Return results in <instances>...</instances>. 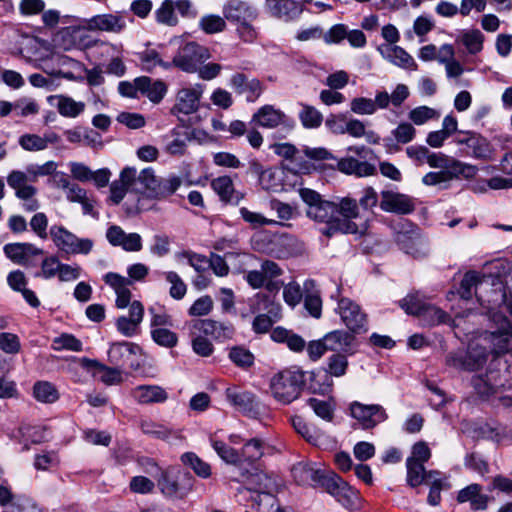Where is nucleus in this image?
I'll use <instances>...</instances> for the list:
<instances>
[{
  "mask_svg": "<svg viewBox=\"0 0 512 512\" xmlns=\"http://www.w3.org/2000/svg\"><path fill=\"white\" fill-rule=\"evenodd\" d=\"M229 85L234 91L242 95L246 93V101L253 103L263 93L264 85L257 78L248 79L244 73H235L229 80Z\"/></svg>",
  "mask_w": 512,
  "mask_h": 512,
  "instance_id": "nucleus-24",
  "label": "nucleus"
},
{
  "mask_svg": "<svg viewBox=\"0 0 512 512\" xmlns=\"http://www.w3.org/2000/svg\"><path fill=\"white\" fill-rule=\"evenodd\" d=\"M211 187L219 196L220 200L226 204L238 205L244 198V194L234 188L230 176H219L211 181Z\"/></svg>",
  "mask_w": 512,
  "mask_h": 512,
  "instance_id": "nucleus-29",
  "label": "nucleus"
},
{
  "mask_svg": "<svg viewBox=\"0 0 512 512\" xmlns=\"http://www.w3.org/2000/svg\"><path fill=\"white\" fill-rule=\"evenodd\" d=\"M264 441L260 438H252L243 445L240 456L241 462L254 463L264 455Z\"/></svg>",
  "mask_w": 512,
  "mask_h": 512,
  "instance_id": "nucleus-48",
  "label": "nucleus"
},
{
  "mask_svg": "<svg viewBox=\"0 0 512 512\" xmlns=\"http://www.w3.org/2000/svg\"><path fill=\"white\" fill-rule=\"evenodd\" d=\"M307 385V372L290 367L275 374L270 381L274 398L282 404L296 400Z\"/></svg>",
  "mask_w": 512,
  "mask_h": 512,
  "instance_id": "nucleus-2",
  "label": "nucleus"
},
{
  "mask_svg": "<svg viewBox=\"0 0 512 512\" xmlns=\"http://www.w3.org/2000/svg\"><path fill=\"white\" fill-rule=\"evenodd\" d=\"M103 280L116 293V307L119 309H124L128 306L130 307L132 303V293L129 289V286H131V280H128L126 277L115 272L106 273L103 276Z\"/></svg>",
  "mask_w": 512,
  "mask_h": 512,
  "instance_id": "nucleus-26",
  "label": "nucleus"
},
{
  "mask_svg": "<svg viewBox=\"0 0 512 512\" xmlns=\"http://www.w3.org/2000/svg\"><path fill=\"white\" fill-rule=\"evenodd\" d=\"M155 19L160 24L176 26L178 24V18L175 14L174 0H164L155 11Z\"/></svg>",
  "mask_w": 512,
  "mask_h": 512,
  "instance_id": "nucleus-56",
  "label": "nucleus"
},
{
  "mask_svg": "<svg viewBox=\"0 0 512 512\" xmlns=\"http://www.w3.org/2000/svg\"><path fill=\"white\" fill-rule=\"evenodd\" d=\"M291 474L298 485H311L312 483L321 485V480L326 476L323 472L314 469L310 464L305 462L294 464L291 469Z\"/></svg>",
  "mask_w": 512,
  "mask_h": 512,
  "instance_id": "nucleus-34",
  "label": "nucleus"
},
{
  "mask_svg": "<svg viewBox=\"0 0 512 512\" xmlns=\"http://www.w3.org/2000/svg\"><path fill=\"white\" fill-rule=\"evenodd\" d=\"M490 342L493 345L492 351L495 354H503L512 350V334L507 331L491 333Z\"/></svg>",
  "mask_w": 512,
  "mask_h": 512,
  "instance_id": "nucleus-58",
  "label": "nucleus"
},
{
  "mask_svg": "<svg viewBox=\"0 0 512 512\" xmlns=\"http://www.w3.org/2000/svg\"><path fill=\"white\" fill-rule=\"evenodd\" d=\"M52 347L54 350H69L74 352L82 351V342L72 334L63 333L54 338Z\"/></svg>",
  "mask_w": 512,
  "mask_h": 512,
  "instance_id": "nucleus-62",
  "label": "nucleus"
},
{
  "mask_svg": "<svg viewBox=\"0 0 512 512\" xmlns=\"http://www.w3.org/2000/svg\"><path fill=\"white\" fill-rule=\"evenodd\" d=\"M443 172L448 182L453 179H472L477 175L478 168L475 165L449 158Z\"/></svg>",
  "mask_w": 512,
  "mask_h": 512,
  "instance_id": "nucleus-37",
  "label": "nucleus"
},
{
  "mask_svg": "<svg viewBox=\"0 0 512 512\" xmlns=\"http://www.w3.org/2000/svg\"><path fill=\"white\" fill-rule=\"evenodd\" d=\"M144 317V306L138 301H132L129 316H120L116 320L117 331L126 337H134L139 333V327Z\"/></svg>",
  "mask_w": 512,
  "mask_h": 512,
  "instance_id": "nucleus-21",
  "label": "nucleus"
},
{
  "mask_svg": "<svg viewBox=\"0 0 512 512\" xmlns=\"http://www.w3.org/2000/svg\"><path fill=\"white\" fill-rule=\"evenodd\" d=\"M400 307L408 314L421 317L427 303L422 301L416 294H409L400 302Z\"/></svg>",
  "mask_w": 512,
  "mask_h": 512,
  "instance_id": "nucleus-63",
  "label": "nucleus"
},
{
  "mask_svg": "<svg viewBox=\"0 0 512 512\" xmlns=\"http://www.w3.org/2000/svg\"><path fill=\"white\" fill-rule=\"evenodd\" d=\"M140 427L144 434L163 441H167L171 437L176 436V432L174 430L170 429L169 427L163 424L156 423L150 420L142 421Z\"/></svg>",
  "mask_w": 512,
  "mask_h": 512,
  "instance_id": "nucleus-53",
  "label": "nucleus"
},
{
  "mask_svg": "<svg viewBox=\"0 0 512 512\" xmlns=\"http://www.w3.org/2000/svg\"><path fill=\"white\" fill-rule=\"evenodd\" d=\"M402 227L409 229L396 231L394 240L399 249L414 258L424 257L426 255L425 245L418 228L410 222H405Z\"/></svg>",
  "mask_w": 512,
  "mask_h": 512,
  "instance_id": "nucleus-10",
  "label": "nucleus"
},
{
  "mask_svg": "<svg viewBox=\"0 0 512 512\" xmlns=\"http://www.w3.org/2000/svg\"><path fill=\"white\" fill-rule=\"evenodd\" d=\"M265 6L270 15L285 22L296 20L303 12V5L295 0H266Z\"/></svg>",
  "mask_w": 512,
  "mask_h": 512,
  "instance_id": "nucleus-25",
  "label": "nucleus"
},
{
  "mask_svg": "<svg viewBox=\"0 0 512 512\" xmlns=\"http://www.w3.org/2000/svg\"><path fill=\"white\" fill-rule=\"evenodd\" d=\"M34 398L42 403H54L59 399L56 387L48 381H38L33 386Z\"/></svg>",
  "mask_w": 512,
  "mask_h": 512,
  "instance_id": "nucleus-52",
  "label": "nucleus"
},
{
  "mask_svg": "<svg viewBox=\"0 0 512 512\" xmlns=\"http://www.w3.org/2000/svg\"><path fill=\"white\" fill-rule=\"evenodd\" d=\"M210 444L217 455L226 463L233 465H239L241 463L240 452L228 446L225 442L211 436Z\"/></svg>",
  "mask_w": 512,
  "mask_h": 512,
  "instance_id": "nucleus-47",
  "label": "nucleus"
},
{
  "mask_svg": "<svg viewBox=\"0 0 512 512\" xmlns=\"http://www.w3.org/2000/svg\"><path fill=\"white\" fill-rule=\"evenodd\" d=\"M141 353V347L133 342H112L108 349V361L111 365L121 369L136 370L140 364L137 356Z\"/></svg>",
  "mask_w": 512,
  "mask_h": 512,
  "instance_id": "nucleus-8",
  "label": "nucleus"
},
{
  "mask_svg": "<svg viewBox=\"0 0 512 512\" xmlns=\"http://www.w3.org/2000/svg\"><path fill=\"white\" fill-rule=\"evenodd\" d=\"M181 461L185 466L191 468L197 476L203 479L211 476V466L199 458L194 452L182 454Z\"/></svg>",
  "mask_w": 512,
  "mask_h": 512,
  "instance_id": "nucleus-50",
  "label": "nucleus"
},
{
  "mask_svg": "<svg viewBox=\"0 0 512 512\" xmlns=\"http://www.w3.org/2000/svg\"><path fill=\"white\" fill-rule=\"evenodd\" d=\"M425 325L433 327L439 324H446L450 321V316L441 308L427 304L421 317Z\"/></svg>",
  "mask_w": 512,
  "mask_h": 512,
  "instance_id": "nucleus-57",
  "label": "nucleus"
},
{
  "mask_svg": "<svg viewBox=\"0 0 512 512\" xmlns=\"http://www.w3.org/2000/svg\"><path fill=\"white\" fill-rule=\"evenodd\" d=\"M392 137L384 138V145L388 150L397 148L396 143L407 144L411 142L416 136V129L409 122L400 123L391 132Z\"/></svg>",
  "mask_w": 512,
  "mask_h": 512,
  "instance_id": "nucleus-43",
  "label": "nucleus"
},
{
  "mask_svg": "<svg viewBox=\"0 0 512 512\" xmlns=\"http://www.w3.org/2000/svg\"><path fill=\"white\" fill-rule=\"evenodd\" d=\"M382 57L393 65L406 70H417L418 65L414 58L402 47L383 44L378 47Z\"/></svg>",
  "mask_w": 512,
  "mask_h": 512,
  "instance_id": "nucleus-28",
  "label": "nucleus"
},
{
  "mask_svg": "<svg viewBox=\"0 0 512 512\" xmlns=\"http://www.w3.org/2000/svg\"><path fill=\"white\" fill-rule=\"evenodd\" d=\"M302 109L299 112V120L302 126L306 129H316L321 126L323 122L322 113L314 106L301 103Z\"/></svg>",
  "mask_w": 512,
  "mask_h": 512,
  "instance_id": "nucleus-54",
  "label": "nucleus"
},
{
  "mask_svg": "<svg viewBox=\"0 0 512 512\" xmlns=\"http://www.w3.org/2000/svg\"><path fill=\"white\" fill-rule=\"evenodd\" d=\"M460 41L469 54L475 55L483 49L484 34L479 29L465 30L460 36Z\"/></svg>",
  "mask_w": 512,
  "mask_h": 512,
  "instance_id": "nucleus-51",
  "label": "nucleus"
},
{
  "mask_svg": "<svg viewBox=\"0 0 512 512\" xmlns=\"http://www.w3.org/2000/svg\"><path fill=\"white\" fill-rule=\"evenodd\" d=\"M204 91V85L196 84L193 87H185L178 91L176 104L172 108L173 114L182 113L189 115L199 108L200 98Z\"/></svg>",
  "mask_w": 512,
  "mask_h": 512,
  "instance_id": "nucleus-19",
  "label": "nucleus"
},
{
  "mask_svg": "<svg viewBox=\"0 0 512 512\" xmlns=\"http://www.w3.org/2000/svg\"><path fill=\"white\" fill-rule=\"evenodd\" d=\"M270 337L274 342L285 343L293 352H302L306 347V341L300 335L281 326L274 328Z\"/></svg>",
  "mask_w": 512,
  "mask_h": 512,
  "instance_id": "nucleus-39",
  "label": "nucleus"
},
{
  "mask_svg": "<svg viewBox=\"0 0 512 512\" xmlns=\"http://www.w3.org/2000/svg\"><path fill=\"white\" fill-rule=\"evenodd\" d=\"M48 102L53 105L56 100V108L59 114L67 118H76L85 109L84 102H77L73 98L64 95H51L47 98Z\"/></svg>",
  "mask_w": 512,
  "mask_h": 512,
  "instance_id": "nucleus-38",
  "label": "nucleus"
},
{
  "mask_svg": "<svg viewBox=\"0 0 512 512\" xmlns=\"http://www.w3.org/2000/svg\"><path fill=\"white\" fill-rule=\"evenodd\" d=\"M406 468H407V484L410 487H418L424 481L432 479L434 476L439 475L437 471H429L425 470L424 464L420 461H414L413 459L406 460Z\"/></svg>",
  "mask_w": 512,
  "mask_h": 512,
  "instance_id": "nucleus-42",
  "label": "nucleus"
},
{
  "mask_svg": "<svg viewBox=\"0 0 512 512\" xmlns=\"http://www.w3.org/2000/svg\"><path fill=\"white\" fill-rule=\"evenodd\" d=\"M456 501L459 504L468 503L472 511H485L494 497L484 493L482 485L472 483L458 491Z\"/></svg>",
  "mask_w": 512,
  "mask_h": 512,
  "instance_id": "nucleus-16",
  "label": "nucleus"
},
{
  "mask_svg": "<svg viewBox=\"0 0 512 512\" xmlns=\"http://www.w3.org/2000/svg\"><path fill=\"white\" fill-rule=\"evenodd\" d=\"M336 166L342 173L355 175L357 177H367L376 173L374 164L368 161H360L353 157L336 160Z\"/></svg>",
  "mask_w": 512,
  "mask_h": 512,
  "instance_id": "nucleus-32",
  "label": "nucleus"
},
{
  "mask_svg": "<svg viewBox=\"0 0 512 512\" xmlns=\"http://www.w3.org/2000/svg\"><path fill=\"white\" fill-rule=\"evenodd\" d=\"M337 311L343 323L352 333L362 334L368 331L366 314L351 299L341 298L338 301Z\"/></svg>",
  "mask_w": 512,
  "mask_h": 512,
  "instance_id": "nucleus-9",
  "label": "nucleus"
},
{
  "mask_svg": "<svg viewBox=\"0 0 512 512\" xmlns=\"http://www.w3.org/2000/svg\"><path fill=\"white\" fill-rule=\"evenodd\" d=\"M3 252L5 256L13 263L22 266H33L31 257L42 255L44 251L32 243H8L4 245Z\"/></svg>",
  "mask_w": 512,
  "mask_h": 512,
  "instance_id": "nucleus-22",
  "label": "nucleus"
},
{
  "mask_svg": "<svg viewBox=\"0 0 512 512\" xmlns=\"http://www.w3.org/2000/svg\"><path fill=\"white\" fill-rule=\"evenodd\" d=\"M333 377L324 369L319 368L307 372V388L313 394L330 395L333 391Z\"/></svg>",
  "mask_w": 512,
  "mask_h": 512,
  "instance_id": "nucleus-30",
  "label": "nucleus"
},
{
  "mask_svg": "<svg viewBox=\"0 0 512 512\" xmlns=\"http://www.w3.org/2000/svg\"><path fill=\"white\" fill-rule=\"evenodd\" d=\"M193 328L218 342H224L234 337L235 328L229 321L213 319H198L193 321Z\"/></svg>",
  "mask_w": 512,
  "mask_h": 512,
  "instance_id": "nucleus-18",
  "label": "nucleus"
},
{
  "mask_svg": "<svg viewBox=\"0 0 512 512\" xmlns=\"http://www.w3.org/2000/svg\"><path fill=\"white\" fill-rule=\"evenodd\" d=\"M299 195L307 205L306 215L315 222L324 223L323 235L330 238L337 233L356 234L358 226L353 221L338 219L337 203L325 200L317 191L310 188H301Z\"/></svg>",
  "mask_w": 512,
  "mask_h": 512,
  "instance_id": "nucleus-1",
  "label": "nucleus"
},
{
  "mask_svg": "<svg viewBox=\"0 0 512 512\" xmlns=\"http://www.w3.org/2000/svg\"><path fill=\"white\" fill-rule=\"evenodd\" d=\"M488 353L484 348L473 347L467 351L452 352L447 356V364L457 369L475 371L487 361Z\"/></svg>",
  "mask_w": 512,
  "mask_h": 512,
  "instance_id": "nucleus-12",
  "label": "nucleus"
},
{
  "mask_svg": "<svg viewBox=\"0 0 512 512\" xmlns=\"http://www.w3.org/2000/svg\"><path fill=\"white\" fill-rule=\"evenodd\" d=\"M228 357L234 365L242 369H248L253 366L255 360L253 353L240 345L231 347Z\"/></svg>",
  "mask_w": 512,
  "mask_h": 512,
  "instance_id": "nucleus-55",
  "label": "nucleus"
},
{
  "mask_svg": "<svg viewBox=\"0 0 512 512\" xmlns=\"http://www.w3.org/2000/svg\"><path fill=\"white\" fill-rule=\"evenodd\" d=\"M138 401L142 404L163 403L168 399V394L157 385H140L136 388Z\"/></svg>",
  "mask_w": 512,
  "mask_h": 512,
  "instance_id": "nucleus-44",
  "label": "nucleus"
},
{
  "mask_svg": "<svg viewBox=\"0 0 512 512\" xmlns=\"http://www.w3.org/2000/svg\"><path fill=\"white\" fill-rule=\"evenodd\" d=\"M181 185L182 179L175 174H170L165 178H158L149 198L154 200L167 199L173 195Z\"/></svg>",
  "mask_w": 512,
  "mask_h": 512,
  "instance_id": "nucleus-40",
  "label": "nucleus"
},
{
  "mask_svg": "<svg viewBox=\"0 0 512 512\" xmlns=\"http://www.w3.org/2000/svg\"><path fill=\"white\" fill-rule=\"evenodd\" d=\"M348 354L333 353L326 360V367L324 368L332 377H343L346 375L349 361Z\"/></svg>",
  "mask_w": 512,
  "mask_h": 512,
  "instance_id": "nucleus-49",
  "label": "nucleus"
},
{
  "mask_svg": "<svg viewBox=\"0 0 512 512\" xmlns=\"http://www.w3.org/2000/svg\"><path fill=\"white\" fill-rule=\"evenodd\" d=\"M62 262L57 256L45 257L41 262L40 271L35 273L36 278L51 279L58 275Z\"/></svg>",
  "mask_w": 512,
  "mask_h": 512,
  "instance_id": "nucleus-61",
  "label": "nucleus"
},
{
  "mask_svg": "<svg viewBox=\"0 0 512 512\" xmlns=\"http://www.w3.org/2000/svg\"><path fill=\"white\" fill-rule=\"evenodd\" d=\"M321 486L344 507L354 509L358 506L360 501L358 490L350 486L337 474L326 475L321 480Z\"/></svg>",
  "mask_w": 512,
  "mask_h": 512,
  "instance_id": "nucleus-7",
  "label": "nucleus"
},
{
  "mask_svg": "<svg viewBox=\"0 0 512 512\" xmlns=\"http://www.w3.org/2000/svg\"><path fill=\"white\" fill-rule=\"evenodd\" d=\"M49 235L57 249L67 255H87L94 246L91 239L78 238L62 225L51 226Z\"/></svg>",
  "mask_w": 512,
  "mask_h": 512,
  "instance_id": "nucleus-4",
  "label": "nucleus"
},
{
  "mask_svg": "<svg viewBox=\"0 0 512 512\" xmlns=\"http://www.w3.org/2000/svg\"><path fill=\"white\" fill-rule=\"evenodd\" d=\"M90 26L101 31L120 33L126 27V21L120 14H100L91 18Z\"/></svg>",
  "mask_w": 512,
  "mask_h": 512,
  "instance_id": "nucleus-36",
  "label": "nucleus"
},
{
  "mask_svg": "<svg viewBox=\"0 0 512 512\" xmlns=\"http://www.w3.org/2000/svg\"><path fill=\"white\" fill-rule=\"evenodd\" d=\"M350 413L361 424L363 429H372L388 418L385 409L381 405H365L358 401L350 404Z\"/></svg>",
  "mask_w": 512,
  "mask_h": 512,
  "instance_id": "nucleus-13",
  "label": "nucleus"
},
{
  "mask_svg": "<svg viewBox=\"0 0 512 512\" xmlns=\"http://www.w3.org/2000/svg\"><path fill=\"white\" fill-rule=\"evenodd\" d=\"M471 384L480 397L489 398L505 387V379L500 371L489 370L485 375L474 376Z\"/></svg>",
  "mask_w": 512,
  "mask_h": 512,
  "instance_id": "nucleus-23",
  "label": "nucleus"
},
{
  "mask_svg": "<svg viewBox=\"0 0 512 512\" xmlns=\"http://www.w3.org/2000/svg\"><path fill=\"white\" fill-rule=\"evenodd\" d=\"M291 422L295 431L313 446L326 448L333 442L328 434L316 426L308 424L300 416L292 417Z\"/></svg>",
  "mask_w": 512,
  "mask_h": 512,
  "instance_id": "nucleus-20",
  "label": "nucleus"
},
{
  "mask_svg": "<svg viewBox=\"0 0 512 512\" xmlns=\"http://www.w3.org/2000/svg\"><path fill=\"white\" fill-rule=\"evenodd\" d=\"M199 26L206 34H215L224 31L227 24L224 16L210 14L200 19Z\"/></svg>",
  "mask_w": 512,
  "mask_h": 512,
  "instance_id": "nucleus-60",
  "label": "nucleus"
},
{
  "mask_svg": "<svg viewBox=\"0 0 512 512\" xmlns=\"http://www.w3.org/2000/svg\"><path fill=\"white\" fill-rule=\"evenodd\" d=\"M222 14L225 21L233 25L244 21H254L258 16L256 8L243 0H227L223 4Z\"/></svg>",
  "mask_w": 512,
  "mask_h": 512,
  "instance_id": "nucleus-17",
  "label": "nucleus"
},
{
  "mask_svg": "<svg viewBox=\"0 0 512 512\" xmlns=\"http://www.w3.org/2000/svg\"><path fill=\"white\" fill-rule=\"evenodd\" d=\"M160 492L169 499H183L193 489L194 479L190 473H184L180 479L174 469H165L156 479Z\"/></svg>",
  "mask_w": 512,
  "mask_h": 512,
  "instance_id": "nucleus-5",
  "label": "nucleus"
},
{
  "mask_svg": "<svg viewBox=\"0 0 512 512\" xmlns=\"http://www.w3.org/2000/svg\"><path fill=\"white\" fill-rule=\"evenodd\" d=\"M251 123L263 128L274 129L280 127L278 131L273 133L274 139H284L296 126L295 120L286 115L280 109L273 105H264L260 107L252 116Z\"/></svg>",
  "mask_w": 512,
  "mask_h": 512,
  "instance_id": "nucleus-3",
  "label": "nucleus"
},
{
  "mask_svg": "<svg viewBox=\"0 0 512 512\" xmlns=\"http://www.w3.org/2000/svg\"><path fill=\"white\" fill-rule=\"evenodd\" d=\"M469 148L472 150V156L474 158L482 160H490L494 151L487 138L476 132L472 135Z\"/></svg>",
  "mask_w": 512,
  "mask_h": 512,
  "instance_id": "nucleus-45",
  "label": "nucleus"
},
{
  "mask_svg": "<svg viewBox=\"0 0 512 512\" xmlns=\"http://www.w3.org/2000/svg\"><path fill=\"white\" fill-rule=\"evenodd\" d=\"M483 276L477 271H468L464 274L457 293L463 300H470L473 296V290L482 283Z\"/></svg>",
  "mask_w": 512,
  "mask_h": 512,
  "instance_id": "nucleus-46",
  "label": "nucleus"
},
{
  "mask_svg": "<svg viewBox=\"0 0 512 512\" xmlns=\"http://www.w3.org/2000/svg\"><path fill=\"white\" fill-rule=\"evenodd\" d=\"M307 404L312 408L314 413L321 419L331 422L334 417V406L329 401L317 398H309Z\"/></svg>",
  "mask_w": 512,
  "mask_h": 512,
  "instance_id": "nucleus-64",
  "label": "nucleus"
},
{
  "mask_svg": "<svg viewBox=\"0 0 512 512\" xmlns=\"http://www.w3.org/2000/svg\"><path fill=\"white\" fill-rule=\"evenodd\" d=\"M316 283L312 279L304 282V307L314 318H320L322 314V299L315 289Z\"/></svg>",
  "mask_w": 512,
  "mask_h": 512,
  "instance_id": "nucleus-41",
  "label": "nucleus"
},
{
  "mask_svg": "<svg viewBox=\"0 0 512 512\" xmlns=\"http://www.w3.org/2000/svg\"><path fill=\"white\" fill-rule=\"evenodd\" d=\"M211 57L208 48L197 42H187L174 55L175 67L185 73H195Z\"/></svg>",
  "mask_w": 512,
  "mask_h": 512,
  "instance_id": "nucleus-6",
  "label": "nucleus"
},
{
  "mask_svg": "<svg viewBox=\"0 0 512 512\" xmlns=\"http://www.w3.org/2000/svg\"><path fill=\"white\" fill-rule=\"evenodd\" d=\"M150 334L157 345L165 348H173L178 343L177 334L168 328H154Z\"/></svg>",
  "mask_w": 512,
  "mask_h": 512,
  "instance_id": "nucleus-59",
  "label": "nucleus"
},
{
  "mask_svg": "<svg viewBox=\"0 0 512 512\" xmlns=\"http://www.w3.org/2000/svg\"><path fill=\"white\" fill-rule=\"evenodd\" d=\"M225 397L231 406L246 416L257 417L260 414L259 400L250 391L232 386L225 390Z\"/></svg>",
  "mask_w": 512,
  "mask_h": 512,
  "instance_id": "nucleus-11",
  "label": "nucleus"
},
{
  "mask_svg": "<svg viewBox=\"0 0 512 512\" xmlns=\"http://www.w3.org/2000/svg\"><path fill=\"white\" fill-rule=\"evenodd\" d=\"M139 92L145 95L151 102L159 103L167 93V86L161 80L152 82L148 76H140L136 78Z\"/></svg>",
  "mask_w": 512,
  "mask_h": 512,
  "instance_id": "nucleus-35",
  "label": "nucleus"
},
{
  "mask_svg": "<svg viewBox=\"0 0 512 512\" xmlns=\"http://www.w3.org/2000/svg\"><path fill=\"white\" fill-rule=\"evenodd\" d=\"M0 507L13 512H39L36 502L24 495H15L7 480L0 484Z\"/></svg>",
  "mask_w": 512,
  "mask_h": 512,
  "instance_id": "nucleus-14",
  "label": "nucleus"
},
{
  "mask_svg": "<svg viewBox=\"0 0 512 512\" xmlns=\"http://www.w3.org/2000/svg\"><path fill=\"white\" fill-rule=\"evenodd\" d=\"M296 239L286 234H272L270 238V245L266 248L259 246V241H256L259 250L271 254L276 258H287L292 254V246L295 244Z\"/></svg>",
  "mask_w": 512,
  "mask_h": 512,
  "instance_id": "nucleus-31",
  "label": "nucleus"
},
{
  "mask_svg": "<svg viewBox=\"0 0 512 512\" xmlns=\"http://www.w3.org/2000/svg\"><path fill=\"white\" fill-rule=\"evenodd\" d=\"M82 366L88 370L95 369L101 373L100 381L106 385H114L122 382V369L116 366H107L97 360L83 358Z\"/></svg>",
  "mask_w": 512,
  "mask_h": 512,
  "instance_id": "nucleus-33",
  "label": "nucleus"
},
{
  "mask_svg": "<svg viewBox=\"0 0 512 512\" xmlns=\"http://www.w3.org/2000/svg\"><path fill=\"white\" fill-rule=\"evenodd\" d=\"M381 196L380 208L385 212L410 214L415 209L413 200L405 194L382 191Z\"/></svg>",
  "mask_w": 512,
  "mask_h": 512,
  "instance_id": "nucleus-27",
  "label": "nucleus"
},
{
  "mask_svg": "<svg viewBox=\"0 0 512 512\" xmlns=\"http://www.w3.org/2000/svg\"><path fill=\"white\" fill-rule=\"evenodd\" d=\"M355 334L350 330L330 331L324 335L326 347L333 353L354 355L358 350Z\"/></svg>",
  "mask_w": 512,
  "mask_h": 512,
  "instance_id": "nucleus-15",
  "label": "nucleus"
}]
</instances>
